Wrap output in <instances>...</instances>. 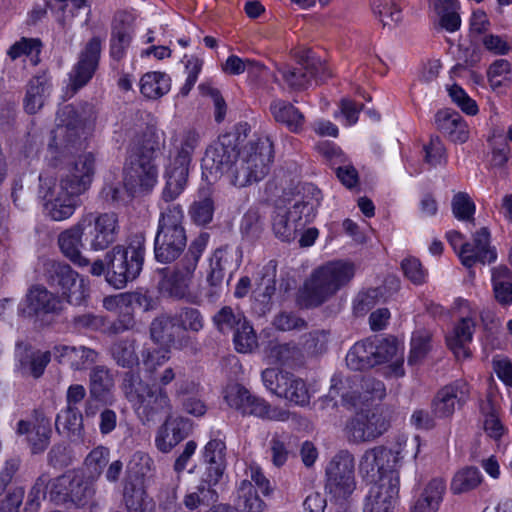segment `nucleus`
Instances as JSON below:
<instances>
[{
  "mask_svg": "<svg viewBox=\"0 0 512 512\" xmlns=\"http://www.w3.org/2000/svg\"><path fill=\"white\" fill-rule=\"evenodd\" d=\"M354 273L353 264L344 261H333L319 267L299 290V305L307 309L322 305L348 284Z\"/></svg>",
  "mask_w": 512,
  "mask_h": 512,
  "instance_id": "obj_1",
  "label": "nucleus"
},
{
  "mask_svg": "<svg viewBox=\"0 0 512 512\" xmlns=\"http://www.w3.org/2000/svg\"><path fill=\"white\" fill-rule=\"evenodd\" d=\"M159 142L152 132H145L134 141L124 168V184L131 192L151 190L158 178L156 158Z\"/></svg>",
  "mask_w": 512,
  "mask_h": 512,
  "instance_id": "obj_2",
  "label": "nucleus"
},
{
  "mask_svg": "<svg viewBox=\"0 0 512 512\" xmlns=\"http://www.w3.org/2000/svg\"><path fill=\"white\" fill-rule=\"evenodd\" d=\"M92 119L93 108L90 104L64 106L57 113L58 123L49 146L61 156L78 154L86 148L87 126Z\"/></svg>",
  "mask_w": 512,
  "mask_h": 512,
  "instance_id": "obj_3",
  "label": "nucleus"
},
{
  "mask_svg": "<svg viewBox=\"0 0 512 512\" xmlns=\"http://www.w3.org/2000/svg\"><path fill=\"white\" fill-rule=\"evenodd\" d=\"M273 157V144L269 137L250 140L239 149L227 176L229 182L242 188L263 180L269 173Z\"/></svg>",
  "mask_w": 512,
  "mask_h": 512,
  "instance_id": "obj_4",
  "label": "nucleus"
},
{
  "mask_svg": "<svg viewBox=\"0 0 512 512\" xmlns=\"http://www.w3.org/2000/svg\"><path fill=\"white\" fill-rule=\"evenodd\" d=\"M183 220L184 212L180 204L161 206L154 239V256L157 262L170 264L184 252L187 246V235Z\"/></svg>",
  "mask_w": 512,
  "mask_h": 512,
  "instance_id": "obj_5",
  "label": "nucleus"
},
{
  "mask_svg": "<svg viewBox=\"0 0 512 512\" xmlns=\"http://www.w3.org/2000/svg\"><path fill=\"white\" fill-rule=\"evenodd\" d=\"M145 256V238L133 236L128 245H116L105 254L106 281L116 289H123L141 273Z\"/></svg>",
  "mask_w": 512,
  "mask_h": 512,
  "instance_id": "obj_6",
  "label": "nucleus"
},
{
  "mask_svg": "<svg viewBox=\"0 0 512 512\" xmlns=\"http://www.w3.org/2000/svg\"><path fill=\"white\" fill-rule=\"evenodd\" d=\"M309 195L295 199L290 207L276 206L272 215V229L283 242L294 240L315 215L319 205L320 191L308 186Z\"/></svg>",
  "mask_w": 512,
  "mask_h": 512,
  "instance_id": "obj_7",
  "label": "nucleus"
},
{
  "mask_svg": "<svg viewBox=\"0 0 512 512\" xmlns=\"http://www.w3.org/2000/svg\"><path fill=\"white\" fill-rule=\"evenodd\" d=\"M81 184L63 185L53 177L39 175V197L43 200L45 214L53 221L69 219L79 206L78 196L81 195Z\"/></svg>",
  "mask_w": 512,
  "mask_h": 512,
  "instance_id": "obj_8",
  "label": "nucleus"
},
{
  "mask_svg": "<svg viewBox=\"0 0 512 512\" xmlns=\"http://www.w3.org/2000/svg\"><path fill=\"white\" fill-rule=\"evenodd\" d=\"M249 132L250 127L247 123H239L233 131L221 135L206 148L202 168L211 176L227 177Z\"/></svg>",
  "mask_w": 512,
  "mask_h": 512,
  "instance_id": "obj_9",
  "label": "nucleus"
},
{
  "mask_svg": "<svg viewBox=\"0 0 512 512\" xmlns=\"http://www.w3.org/2000/svg\"><path fill=\"white\" fill-rule=\"evenodd\" d=\"M210 235L200 233L188 246L184 257L175 265L173 271L165 280V287L170 296L183 299L189 294V286L199 259L205 251Z\"/></svg>",
  "mask_w": 512,
  "mask_h": 512,
  "instance_id": "obj_10",
  "label": "nucleus"
},
{
  "mask_svg": "<svg viewBox=\"0 0 512 512\" xmlns=\"http://www.w3.org/2000/svg\"><path fill=\"white\" fill-rule=\"evenodd\" d=\"M391 427V413L384 407L361 410L345 426L348 439L356 444L372 442Z\"/></svg>",
  "mask_w": 512,
  "mask_h": 512,
  "instance_id": "obj_11",
  "label": "nucleus"
},
{
  "mask_svg": "<svg viewBox=\"0 0 512 512\" xmlns=\"http://www.w3.org/2000/svg\"><path fill=\"white\" fill-rule=\"evenodd\" d=\"M45 281L53 288L58 289L62 296L72 305H80L87 296V289L83 279L72 267L61 261L47 260L43 264Z\"/></svg>",
  "mask_w": 512,
  "mask_h": 512,
  "instance_id": "obj_12",
  "label": "nucleus"
},
{
  "mask_svg": "<svg viewBox=\"0 0 512 512\" xmlns=\"http://www.w3.org/2000/svg\"><path fill=\"white\" fill-rule=\"evenodd\" d=\"M78 221L84 232L85 242L93 251H103L117 240L120 227L118 216L113 212H89Z\"/></svg>",
  "mask_w": 512,
  "mask_h": 512,
  "instance_id": "obj_13",
  "label": "nucleus"
},
{
  "mask_svg": "<svg viewBox=\"0 0 512 512\" xmlns=\"http://www.w3.org/2000/svg\"><path fill=\"white\" fill-rule=\"evenodd\" d=\"M224 399L230 408L244 416L252 415L277 421H285L289 418L288 411L271 407L267 401L253 396L240 384L228 385L224 391Z\"/></svg>",
  "mask_w": 512,
  "mask_h": 512,
  "instance_id": "obj_14",
  "label": "nucleus"
},
{
  "mask_svg": "<svg viewBox=\"0 0 512 512\" xmlns=\"http://www.w3.org/2000/svg\"><path fill=\"white\" fill-rule=\"evenodd\" d=\"M278 72L288 87L295 91L307 89L312 79L322 83L331 76L328 66L310 52L301 55L295 65H282Z\"/></svg>",
  "mask_w": 512,
  "mask_h": 512,
  "instance_id": "obj_15",
  "label": "nucleus"
},
{
  "mask_svg": "<svg viewBox=\"0 0 512 512\" xmlns=\"http://www.w3.org/2000/svg\"><path fill=\"white\" fill-rule=\"evenodd\" d=\"M354 457L348 451H340L326 468L327 492L336 500H347L356 488Z\"/></svg>",
  "mask_w": 512,
  "mask_h": 512,
  "instance_id": "obj_16",
  "label": "nucleus"
},
{
  "mask_svg": "<svg viewBox=\"0 0 512 512\" xmlns=\"http://www.w3.org/2000/svg\"><path fill=\"white\" fill-rule=\"evenodd\" d=\"M396 462L397 456L392 450L378 446L365 451L360 460L359 471L364 478L377 483L384 477H398L394 470Z\"/></svg>",
  "mask_w": 512,
  "mask_h": 512,
  "instance_id": "obj_17",
  "label": "nucleus"
},
{
  "mask_svg": "<svg viewBox=\"0 0 512 512\" xmlns=\"http://www.w3.org/2000/svg\"><path fill=\"white\" fill-rule=\"evenodd\" d=\"M93 494V487L79 475L57 477L50 491L51 498L57 503L71 502L77 506L85 505Z\"/></svg>",
  "mask_w": 512,
  "mask_h": 512,
  "instance_id": "obj_18",
  "label": "nucleus"
},
{
  "mask_svg": "<svg viewBox=\"0 0 512 512\" xmlns=\"http://www.w3.org/2000/svg\"><path fill=\"white\" fill-rule=\"evenodd\" d=\"M101 46V38L94 36L81 51L78 62L69 74V86L74 93L84 87L96 72L101 55Z\"/></svg>",
  "mask_w": 512,
  "mask_h": 512,
  "instance_id": "obj_19",
  "label": "nucleus"
},
{
  "mask_svg": "<svg viewBox=\"0 0 512 512\" xmlns=\"http://www.w3.org/2000/svg\"><path fill=\"white\" fill-rule=\"evenodd\" d=\"M469 385L463 380H456L437 391L431 401L432 414L436 418H450L456 406L462 407L469 399Z\"/></svg>",
  "mask_w": 512,
  "mask_h": 512,
  "instance_id": "obj_20",
  "label": "nucleus"
},
{
  "mask_svg": "<svg viewBox=\"0 0 512 512\" xmlns=\"http://www.w3.org/2000/svg\"><path fill=\"white\" fill-rule=\"evenodd\" d=\"M398 493V477L382 478L369 488L362 512H394Z\"/></svg>",
  "mask_w": 512,
  "mask_h": 512,
  "instance_id": "obj_21",
  "label": "nucleus"
},
{
  "mask_svg": "<svg viewBox=\"0 0 512 512\" xmlns=\"http://www.w3.org/2000/svg\"><path fill=\"white\" fill-rule=\"evenodd\" d=\"M473 242H465L458 251L461 263L467 267H473L477 262L486 264L497 259V252L490 245V232L488 228L482 227L473 234Z\"/></svg>",
  "mask_w": 512,
  "mask_h": 512,
  "instance_id": "obj_22",
  "label": "nucleus"
},
{
  "mask_svg": "<svg viewBox=\"0 0 512 512\" xmlns=\"http://www.w3.org/2000/svg\"><path fill=\"white\" fill-rule=\"evenodd\" d=\"M134 410L144 424L154 422L164 414H170L172 404L167 390L151 386Z\"/></svg>",
  "mask_w": 512,
  "mask_h": 512,
  "instance_id": "obj_23",
  "label": "nucleus"
},
{
  "mask_svg": "<svg viewBox=\"0 0 512 512\" xmlns=\"http://www.w3.org/2000/svg\"><path fill=\"white\" fill-rule=\"evenodd\" d=\"M26 307L19 311L23 316L32 317L35 315L58 314L62 310L60 297L42 285L31 287L25 299Z\"/></svg>",
  "mask_w": 512,
  "mask_h": 512,
  "instance_id": "obj_24",
  "label": "nucleus"
},
{
  "mask_svg": "<svg viewBox=\"0 0 512 512\" xmlns=\"http://www.w3.org/2000/svg\"><path fill=\"white\" fill-rule=\"evenodd\" d=\"M134 17L126 11L115 13L111 23L110 56L120 61L126 54L133 36Z\"/></svg>",
  "mask_w": 512,
  "mask_h": 512,
  "instance_id": "obj_25",
  "label": "nucleus"
},
{
  "mask_svg": "<svg viewBox=\"0 0 512 512\" xmlns=\"http://www.w3.org/2000/svg\"><path fill=\"white\" fill-rule=\"evenodd\" d=\"M386 395V388L382 381L365 376L359 385L341 393L342 404L347 409H356L368 401L382 400Z\"/></svg>",
  "mask_w": 512,
  "mask_h": 512,
  "instance_id": "obj_26",
  "label": "nucleus"
},
{
  "mask_svg": "<svg viewBox=\"0 0 512 512\" xmlns=\"http://www.w3.org/2000/svg\"><path fill=\"white\" fill-rule=\"evenodd\" d=\"M204 480L219 483L227 468V447L221 439H211L202 450Z\"/></svg>",
  "mask_w": 512,
  "mask_h": 512,
  "instance_id": "obj_27",
  "label": "nucleus"
},
{
  "mask_svg": "<svg viewBox=\"0 0 512 512\" xmlns=\"http://www.w3.org/2000/svg\"><path fill=\"white\" fill-rule=\"evenodd\" d=\"M475 327L476 312H469L468 315L460 317L452 332L446 336L448 347L458 359L470 357L467 345L472 341Z\"/></svg>",
  "mask_w": 512,
  "mask_h": 512,
  "instance_id": "obj_28",
  "label": "nucleus"
},
{
  "mask_svg": "<svg viewBox=\"0 0 512 512\" xmlns=\"http://www.w3.org/2000/svg\"><path fill=\"white\" fill-rule=\"evenodd\" d=\"M190 162L171 156L169 164L165 170L166 184L162 192V200L167 204H172L184 190L188 175Z\"/></svg>",
  "mask_w": 512,
  "mask_h": 512,
  "instance_id": "obj_29",
  "label": "nucleus"
},
{
  "mask_svg": "<svg viewBox=\"0 0 512 512\" xmlns=\"http://www.w3.org/2000/svg\"><path fill=\"white\" fill-rule=\"evenodd\" d=\"M61 253L72 263L79 267L89 265V260L82 255L81 249L86 244L84 232L79 221L73 226L63 230L57 239Z\"/></svg>",
  "mask_w": 512,
  "mask_h": 512,
  "instance_id": "obj_30",
  "label": "nucleus"
},
{
  "mask_svg": "<svg viewBox=\"0 0 512 512\" xmlns=\"http://www.w3.org/2000/svg\"><path fill=\"white\" fill-rule=\"evenodd\" d=\"M191 430L192 423L190 420L182 417H168L158 430L155 439L156 446L160 451L167 453L188 437Z\"/></svg>",
  "mask_w": 512,
  "mask_h": 512,
  "instance_id": "obj_31",
  "label": "nucleus"
},
{
  "mask_svg": "<svg viewBox=\"0 0 512 512\" xmlns=\"http://www.w3.org/2000/svg\"><path fill=\"white\" fill-rule=\"evenodd\" d=\"M59 364L68 365L74 371L85 370L97 361L98 352L89 347L57 345L52 350Z\"/></svg>",
  "mask_w": 512,
  "mask_h": 512,
  "instance_id": "obj_32",
  "label": "nucleus"
},
{
  "mask_svg": "<svg viewBox=\"0 0 512 512\" xmlns=\"http://www.w3.org/2000/svg\"><path fill=\"white\" fill-rule=\"evenodd\" d=\"M114 386V377L109 368L98 365L91 369L88 392L93 399H97L103 405H112L115 401Z\"/></svg>",
  "mask_w": 512,
  "mask_h": 512,
  "instance_id": "obj_33",
  "label": "nucleus"
},
{
  "mask_svg": "<svg viewBox=\"0 0 512 512\" xmlns=\"http://www.w3.org/2000/svg\"><path fill=\"white\" fill-rule=\"evenodd\" d=\"M94 163L95 159L91 153L81 155L78 160L67 165L60 174V185H63L64 181L68 184H81V194H83L92 182V176L94 174Z\"/></svg>",
  "mask_w": 512,
  "mask_h": 512,
  "instance_id": "obj_34",
  "label": "nucleus"
},
{
  "mask_svg": "<svg viewBox=\"0 0 512 512\" xmlns=\"http://www.w3.org/2000/svg\"><path fill=\"white\" fill-rule=\"evenodd\" d=\"M436 128L454 143H464L469 138V130L462 116L454 110L442 109L435 115Z\"/></svg>",
  "mask_w": 512,
  "mask_h": 512,
  "instance_id": "obj_35",
  "label": "nucleus"
},
{
  "mask_svg": "<svg viewBox=\"0 0 512 512\" xmlns=\"http://www.w3.org/2000/svg\"><path fill=\"white\" fill-rule=\"evenodd\" d=\"M52 354L50 351H34L22 343H18L16 348L20 371L34 378H39L44 373Z\"/></svg>",
  "mask_w": 512,
  "mask_h": 512,
  "instance_id": "obj_36",
  "label": "nucleus"
},
{
  "mask_svg": "<svg viewBox=\"0 0 512 512\" xmlns=\"http://www.w3.org/2000/svg\"><path fill=\"white\" fill-rule=\"evenodd\" d=\"M51 84L45 73L33 76L27 86L23 106L28 114L37 113L50 95Z\"/></svg>",
  "mask_w": 512,
  "mask_h": 512,
  "instance_id": "obj_37",
  "label": "nucleus"
},
{
  "mask_svg": "<svg viewBox=\"0 0 512 512\" xmlns=\"http://www.w3.org/2000/svg\"><path fill=\"white\" fill-rule=\"evenodd\" d=\"M231 256L224 248L216 249L209 260V270L207 272V283L210 287L208 296H218L225 282L226 270Z\"/></svg>",
  "mask_w": 512,
  "mask_h": 512,
  "instance_id": "obj_38",
  "label": "nucleus"
},
{
  "mask_svg": "<svg viewBox=\"0 0 512 512\" xmlns=\"http://www.w3.org/2000/svg\"><path fill=\"white\" fill-rule=\"evenodd\" d=\"M270 111L275 121L285 125L290 132L299 133L303 130L305 117L293 104L277 99L272 101Z\"/></svg>",
  "mask_w": 512,
  "mask_h": 512,
  "instance_id": "obj_39",
  "label": "nucleus"
},
{
  "mask_svg": "<svg viewBox=\"0 0 512 512\" xmlns=\"http://www.w3.org/2000/svg\"><path fill=\"white\" fill-rule=\"evenodd\" d=\"M445 492V481L441 478L432 479L415 501L411 512H437Z\"/></svg>",
  "mask_w": 512,
  "mask_h": 512,
  "instance_id": "obj_40",
  "label": "nucleus"
},
{
  "mask_svg": "<svg viewBox=\"0 0 512 512\" xmlns=\"http://www.w3.org/2000/svg\"><path fill=\"white\" fill-rule=\"evenodd\" d=\"M152 339L160 344H174L181 336V326L175 316L161 315L150 326Z\"/></svg>",
  "mask_w": 512,
  "mask_h": 512,
  "instance_id": "obj_41",
  "label": "nucleus"
},
{
  "mask_svg": "<svg viewBox=\"0 0 512 512\" xmlns=\"http://www.w3.org/2000/svg\"><path fill=\"white\" fill-rule=\"evenodd\" d=\"M17 433L26 434L33 453L43 452L49 445L51 429L48 422L43 420L32 425L30 422L20 420L17 424Z\"/></svg>",
  "mask_w": 512,
  "mask_h": 512,
  "instance_id": "obj_42",
  "label": "nucleus"
},
{
  "mask_svg": "<svg viewBox=\"0 0 512 512\" xmlns=\"http://www.w3.org/2000/svg\"><path fill=\"white\" fill-rule=\"evenodd\" d=\"M277 262L270 260L263 266L256 281V297L265 306L271 304V299L276 292Z\"/></svg>",
  "mask_w": 512,
  "mask_h": 512,
  "instance_id": "obj_43",
  "label": "nucleus"
},
{
  "mask_svg": "<svg viewBox=\"0 0 512 512\" xmlns=\"http://www.w3.org/2000/svg\"><path fill=\"white\" fill-rule=\"evenodd\" d=\"M110 354L116 364L122 368L132 370L140 362L136 352V340L132 338L115 341L110 347Z\"/></svg>",
  "mask_w": 512,
  "mask_h": 512,
  "instance_id": "obj_44",
  "label": "nucleus"
},
{
  "mask_svg": "<svg viewBox=\"0 0 512 512\" xmlns=\"http://www.w3.org/2000/svg\"><path fill=\"white\" fill-rule=\"evenodd\" d=\"M493 292L496 301L502 306L512 303V272L506 266L492 270Z\"/></svg>",
  "mask_w": 512,
  "mask_h": 512,
  "instance_id": "obj_45",
  "label": "nucleus"
},
{
  "mask_svg": "<svg viewBox=\"0 0 512 512\" xmlns=\"http://www.w3.org/2000/svg\"><path fill=\"white\" fill-rule=\"evenodd\" d=\"M151 386L143 381L138 371L129 370L123 373L120 389L134 408Z\"/></svg>",
  "mask_w": 512,
  "mask_h": 512,
  "instance_id": "obj_46",
  "label": "nucleus"
},
{
  "mask_svg": "<svg viewBox=\"0 0 512 512\" xmlns=\"http://www.w3.org/2000/svg\"><path fill=\"white\" fill-rule=\"evenodd\" d=\"M170 90V78L165 73L149 72L140 80V91L148 99H158Z\"/></svg>",
  "mask_w": 512,
  "mask_h": 512,
  "instance_id": "obj_47",
  "label": "nucleus"
},
{
  "mask_svg": "<svg viewBox=\"0 0 512 512\" xmlns=\"http://www.w3.org/2000/svg\"><path fill=\"white\" fill-rule=\"evenodd\" d=\"M236 506L243 512H263L266 509V503L248 479L240 482Z\"/></svg>",
  "mask_w": 512,
  "mask_h": 512,
  "instance_id": "obj_48",
  "label": "nucleus"
},
{
  "mask_svg": "<svg viewBox=\"0 0 512 512\" xmlns=\"http://www.w3.org/2000/svg\"><path fill=\"white\" fill-rule=\"evenodd\" d=\"M370 338L355 343L346 355L347 366L355 371L374 367Z\"/></svg>",
  "mask_w": 512,
  "mask_h": 512,
  "instance_id": "obj_49",
  "label": "nucleus"
},
{
  "mask_svg": "<svg viewBox=\"0 0 512 512\" xmlns=\"http://www.w3.org/2000/svg\"><path fill=\"white\" fill-rule=\"evenodd\" d=\"M56 430L70 437L80 438L83 431V414L79 409L65 408L56 417Z\"/></svg>",
  "mask_w": 512,
  "mask_h": 512,
  "instance_id": "obj_50",
  "label": "nucleus"
},
{
  "mask_svg": "<svg viewBox=\"0 0 512 512\" xmlns=\"http://www.w3.org/2000/svg\"><path fill=\"white\" fill-rule=\"evenodd\" d=\"M212 320L217 330L223 334L234 332L247 321L242 311L230 306L222 307Z\"/></svg>",
  "mask_w": 512,
  "mask_h": 512,
  "instance_id": "obj_51",
  "label": "nucleus"
},
{
  "mask_svg": "<svg viewBox=\"0 0 512 512\" xmlns=\"http://www.w3.org/2000/svg\"><path fill=\"white\" fill-rule=\"evenodd\" d=\"M124 502L128 512H154L155 503L142 489L126 484Z\"/></svg>",
  "mask_w": 512,
  "mask_h": 512,
  "instance_id": "obj_52",
  "label": "nucleus"
},
{
  "mask_svg": "<svg viewBox=\"0 0 512 512\" xmlns=\"http://www.w3.org/2000/svg\"><path fill=\"white\" fill-rule=\"evenodd\" d=\"M482 475L478 468L469 466L459 470L451 482V491L454 494L469 492L480 485Z\"/></svg>",
  "mask_w": 512,
  "mask_h": 512,
  "instance_id": "obj_53",
  "label": "nucleus"
},
{
  "mask_svg": "<svg viewBox=\"0 0 512 512\" xmlns=\"http://www.w3.org/2000/svg\"><path fill=\"white\" fill-rule=\"evenodd\" d=\"M291 376L292 373L276 368H267L261 374L266 389L280 398L286 391Z\"/></svg>",
  "mask_w": 512,
  "mask_h": 512,
  "instance_id": "obj_54",
  "label": "nucleus"
},
{
  "mask_svg": "<svg viewBox=\"0 0 512 512\" xmlns=\"http://www.w3.org/2000/svg\"><path fill=\"white\" fill-rule=\"evenodd\" d=\"M374 366L386 363L393 359L398 352V344L395 338L370 339Z\"/></svg>",
  "mask_w": 512,
  "mask_h": 512,
  "instance_id": "obj_55",
  "label": "nucleus"
},
{
  "mask_svg": "<svg viewBox=\"0 0 512 512\" xmlns=\"http://www.w3.org/2000/svg\"><path fill=\"white\" fill-rule=\"evenodd\" d=\"M373 11L383 26H391L402 19L401 8L397 0H374Z\"/></svg>",
  "mask_w": 512,
  "mask_h": 512,
  "instance_id": "obj_56",
  "label": "nucleus"
},
{
  "mask_svg": "<svg viewBox=\"0 0 512 512\" xmlns=\"http://www.w3.org/2000/svg\"><path fill=\"white\" fill-rule=\"evenodd\" d=\"M269 451L273 465L276 467H282L287 462L291 452L289 435L285 433L273 434L269 441Z\"/></svg>",
  "mask_w": 512,
  "mask_h": 512,
  "instance_id": "obj_57",
  "label": "nucleus"
},
{
  "mask_svg": "<svg viewBox=\"0 0 512 512\" xmlns=\"http://www.w3.org/2000/svg\"><path fill=\"white\" fill-rule=\"evenodd\" d=\"M489 142L492 149L491 163L494 167H503L510 157V147L505 142L504 130L494 129L492 135L489 137Z\"/></svg>",
  "mask_w": 512,
  "mask_h": 512,
  "instance_id": "obj_58",
  "label": "nucleus"
},
{
  "mask_svg": "<svg viewBox=\"0 0 512 512\" xmlns=\"http://www.w3.org/2000/svg\"><path fill=\"white\" fill-rule=\"evenodd\" d=\"M233 342L235 349L239 353H250L258 346L257 336L250 325L249 321H245L234 332Z\"/></svg>",
  "mask_w": 512,
  "mask_h": 512,
  "instance_id": "obj_59",
  "label": "nucleus"
},
{
  "mask_svg": "<svg viewBox=\"0 0 512 512\" xmlns=\"http://www.w3.org/2000/svg\"><path fill=\"white\" fill-rule=\"evenodd\" d=\"M431 336L426 331H416L411 338V349L408 356V364L411 366L418 365L426 357L430 351Z\"/></svg>",
  "mask_w": 512,
  "mask_h": 512,
  "instance_id": "obj_60",
  "label": "nucleus"
},
{
  "mask_svg": "<svg viewBox=\"0 0 512 512\" xmlns=\"http://www.w3.org/2000/svg\"><path fill=\"white\" fill-rule=\"evenodd\" d=\"M289 382L282 398L299 406L309 404L310 394L304 380L292 374Z\"/></svg>",
  "mask_w": 512,
  "mask_h": 512,
  "instance_id": "obj_61",
  "label": "nucleus"
},
{
  "mask_svg": "<svg viewBox=\"0 0 512 512\" xmlns=\"http://www.w3.org/2000/svg\"><path fill=\"white\" fill-rule=\"evenodd\" d=\"M240 230L243 236L250 240L260 237L264 223L258 209L250 208L242 217Z\"/></svg>",
  "mask_w": 512,
  "mask_h": 512,
  "instance_id": "obj_62",
  "label": "nucleus"
},
{
  "mask_svg": "<svg viewBox=\"0 0 512 512\" xmlns=\"http://www.w3.org/2000/svg\"><path fill=\"white\" fill-rule=\"evenodd\" d=\"M199 142L200 134L197 131H184L178 140V144L175 145V154L173 156L191 163L192 155Z\"/></svg>",
  "mask_w": 512,
  "mask_h": 512,
  "instance_id": "obj_63",
  "label": "nucleus"
},
{
  "mask_svg": "<svg viewBox=\"0 0 512 512\" xmlns=\"http://www.w3.org/2000/svg\"><path fill=\"white\" fill-rule=\"evenodd\" d=\"M452 212L461 221H474L475 204L465 192H458L452 199Z\"/></svg>",
  "mask_w": 512,
  "mask_h": 512,
  "instance_id": "obj_64",
  "label": "nucleus"
}]
</instances>
